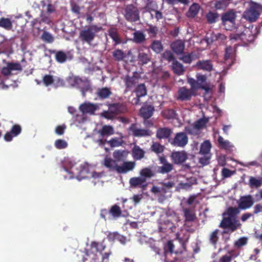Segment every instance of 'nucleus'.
Segmentation results:
<instances>
[{"mask_svg":"<svg viewBox=\"0 0 262 262\" xmlns=\"http://www.w3.org/2000/svg\"><path fill=\"white\" fill-rule=\"evenodd\" d=\"M128 154L125 150L117 149L113 153L114 159L106 157L103 160V165L111 171H117L118 173H126L133 170L136 166L135 162H124Z\"/></svg>","mask_w":262,"mask_h":262,"instance_id":"obj_1","label":"nucleus"},{"mask_svg":"<svg viewBox=\"0 0 262 262\" xmlns=\"http://www.w3.org/2000/svg\"><path fill=\"white\" fill-rule=\"evenodd\" d=\"M106 246L104 241L92 242L90 249L86 254L92 259V262H109V256L112 254L110 249L106 250Z\"/></svg>","mask_w":262,"mask_h":262,"instance_id":"obj_2","label":"nucleus"},{"mask_svg":"<svg viewBox=\"0 0 262 262\" xmlns=\"http://www.w3.org/2000/svg\"><path fill=\"white\" fill-rule=\"evenodd\" d=\"M236 17V13L233 9H230L222 14V24L226 30H231L235 28Z\"/></svg>","mask_w":262,"mask_h":262,"instance_id":"obj_3","label":"nucleus"},{"mask_svg":"<svg viewBox=\"0 0 262 262\" xmlns=\"http://www.w3.org/2000/svg\"><path fill=\"white\" fill-rule=\"evenodd\" d=\"M101 27L96 25H91L86 29L81 30L80 32L79 37L83 41L90 44L94 40L96 33L100 31Z\"/></svg>","mask_w":262,"mask_h":262,"instance_id":"obj_4","label":"nucleus"},{"mask_svg":"<svg viewBox=\"0 0 262 262\" xmlns=\"http://www.w3.org/2000/svg\"><path fill=\"white\" fill-rule=\"evenodd\" d=\"M241 224L237 219H233L223 216L219 227L228 231H224L223 234L227 233L229 232H233L241 226Z\"/></svg>","mask_w":262,"mask_h":262,"instance_id":"obj_5","label":"nucleus"},{"mask_svg":"<svg viewBox=\"0 0 262 262\" xmlns=\"http://www.w3.org/2000/svg\"><path fill=\"white\" fill-rule=\"evenodd\" d=\"M259 6L255 3H251L249 7L243 13V17L250 22H254L259 16Z\"/></svg>","mask_w":262,"mask_h":262,"instance_id":"obj_6","label":"nucleus"},{"mask_svg":"<svg viewBox=\"0 0 262 262\" xmlns=\"http://www.w3.org/2000/svg\"><path fill=\"white\" fill-rule=\"evenodd\" d=\"M124 16L128 21L136 22L140 19L139 11L134 5H128L124 8Z\"/></svg>","mask_w":262,"mask_h":262,"instance_id":"obj_7","label":"nucleus"},{"mask_svg":"<svg viewBox=\"0 0 262 262\" xmlns=\"http://www.w3.org/2000/svg\"><path fill=\"white\" fill-rule=\"evenodd\" d=\"M68 82L72 87H76L81 89L83 95L84 96V91H88L90 89L87 79H82L78 76L69 77L68 78Z\"/></svg>","mask_w":262,"mask_h":262,"instance_id":"obj_8","label":"nucleus"},{"mask_svg":"<svg viewBox=\"0 0 262 262\" xmlns=\"http://www.w3.org/2000/svg\"><path fill=\"white\" fill-rule=\"evenodd\" d=\"M128 130L134 137L138 138L149 137L152 135L150 129L138 128L136 123L132 124L128 128Z\"/></svg>","mask_w":262,"mask_h":262,"instance_id":"obj_9","label":"nucleus"},{"mask_svg":"<svg viewBox=\"0 0 262 262\" xmlns=\"http://www.w3.org/2000/svg\"><path fill=\"white\" fill-rule=\"evenodd\" d=\"M169 142L173 146L184 147L188 144V138L186 133L179 132L176 134Z\"/></svg>","mask_w":262,"mask_h":262,"instance_id":"obj_10","label":"nucleus"},{"mask_svg":"<svg viewBox=\"0 0 262 262\" xmlns=\"http://www.w3.org/2000/svg\"><path fill=\"white\" fill-rule=\"evenodd\" d=\"M22 132L21 126L19 124L13 125L10 131L7 132L4 135V138L6 142H10L13 138L18 136Z\"/></svg>","mask_w":262,"mask_h":262,"instance_id":"obj_11","label":"nucleus"},{"mask_svg":"<svg viewBox=\"0 0 262 262\" xmlns=\"http://www.w3.org/2000/svg\"><path fill=\"white\" fill-rule=\"evenodd\" d=\"M254 203V199L252 195L242 196L238 202V207L239 209L246 210L251 207Z\"/></svg>","mask_w":262,"mask_h":262,"instance_id":"obj_12","label":"nucleus"},{"mask_svg":"<svg viewBox=\"0 0 262 262\" xmlns=\"http://www.w3.org/2000/svg\"><path fill=\"white\" fill-rule=\"evenodd\" d=\"M193 92L185 86L181 87L178 91L177 100L181 101L190 100L192 96H195Z\"/></svg>","mask_w":262,"mask_h":262,"instance_id":"obj_13","label":"nucleus"},{"mask_svg":"<svg viewBox=\"0 0 262 262\" xmlns=\"http://www.w3.org/2000/svg\"><path fill=\"white\" fill-rule=\"evenodd\" d=\"M160 163L163 165L158 168V171L162 174L170 172L173 169V166L172 164L168 162L164 156L159 157Z\"/></svg>","mask_w":262,"mask_h":262,"instance_id":"obj_14","label":"nucleus"},{"mask_svg":"<svg viewBox=\"0 0 262 262\" xmlns=\"http://www.w3.org/2000/svg\"><path fill=\"white\" fill-rule=\"evenodd\" d=\"M171 158L174 163L179 164L184 163L188 158L186 152L184 150L173 151L171 153Z\"/></svg>","mask_w":262,"mask_h":262,"instance_id":"obj_15","label":"nucleus"},{"mask_svg":"<svg viewBox=\"0 0 262 262\" xmlns=\"http://www.w3.org/2000/svg\"><path fill=\"white\" fill-rule=\"evenodd\" d=\"M183 212L184 220V226H188L187 225V223L193 222L197 220V217L195 210L189 208H185L183 209Z\"/></svg>","mask_w":262,"mask_h":262,"instance_id":"obj_16","label":"nucleus"},{"mask_svg":"<svg viewBox=\"0 0 262 262\" xmlns=\"http://www.w3.org/2000/svg\"><path fill=\"white\" fill-rule=\"evenodd\" d=\"M172 134V129L166 127H160L157 130L156 137L159 140L168 139L169 142L171 141L170 137Z\"/></svg>","mask_w":262,"mask_h":262,"instance_id":"obj_17","label":"nucleus"},{"mask_svg":"<svg viewBox=\"0 0 262 262\" xmlns=\"http://www.w3.org/2000/svg\"><path fill=\"white\" fill-rule=\"evenodd\" d=\"M139 79L140 77L138 75H127L124 80L126 90L129 91L134 88L138 83Z\"/></svg>","mask_w":262,"mask_h":262,"instance_id":"obj_18","label":"nucleus"},{"mask_svg":"<svg viewBox=\"0 0 262 262\" xmlns=\"http://www.w3.org/2000/svg\"><path fill=\"white\" fill-rule=\"evenodd\" d=\"M80 169H78L76 165H73L71 168L70 172L73 174H76L77 176L80 177L82 178H85L88 177L86 176H84L85 173L88 172L89 166L86 164H81L80 166Z\"/></svg>","mask_w":262,"mask_h":262,"instance_id":"obj_19","label":"nucleus"},{"mask_svg":"<svg viewBox=\"0 0 262 262\" xmlns=\"http://www.w3.org/2000/svg\"><path fill=\"white\" fill-rule=\"evenodd\" d=\"M108 108L116 116L119 114L124 113L127 111L125 105L120 103L110 104Z\"/></svg>","mask_w":262,"mask_h":262,"instance_id":"obj_20","label":"nucleus"},{"mask_svg":"<svg viewBox=\"0 0 262 262\" xmlns=\"http://www.w3.org/2000/svg\"><path fill=\"white\" fill-rule=\"evenodd\" d=\"M195 67L199 70H202L207 72H211L213 69L212 61L210 60H202L198 61Z\"/></svg>","mask_w":262,"mask_h":262,"instance_id":"obj_21","label":"nucleus"},{"mask_svg":"<svg viewBox=\"0 0 262 262\" xmlns=\"http://www.w3.org/2000/svg\"><path fill=\"white\" fill-rule=\"evenodd\" d=\"M155 107L151 105H144L140 109V116L143 119H149L153 115Z\"/></svg>","mask_w":262,"mask_h":262,"instance_id":"obj_22","label":"nucleus"},{"mask_svg":"<svg viewBox=\"0 0 262 262\" xmlns=\"http://www.w3.org/2000/svg\"><path fill=\"white\" fill-rule=\"evenodd\" d=\"M170 47L176 54L179 55L183 53L185 43L182 40H177L171 44Z\"/></svg>","mask_w":262,"mask_h":262,"instance_id":"obj_23","label":"nucleus"},{"mask_svg":"<svg viewBox=\"0 0 262 262\" xmlns=\"http://www.w3.org/2000/svg\"><path fill=\"white\" fill-rule=\"evenodd\" d=\"M79 109L83 114H93L97 109V106L91 103H84L80 105Z\"/></svg>","mask_w":262,"mask_h":262,"instance_id":"obj_24","label":"nucleus"},{"mask_svg":"<svg viewBox=\"0 0 262 262\" xmlns=\"http://www.w3.org/2000/svg\"><path fill=\"white\" fill-rule=\"evenodd\" d=\"M200 5L195 3H193L189 8L186 13V15L189 18H194L199 13L201 10Z\"/></svg>","mask_w":262,"mask_h":262,"instance_id":"obj_25","label":"nucleus"},{"mask_svg":"<svg viewBox=\"0 0 262 262\" xmlns=\"http://www.w3.org/2000/svg\"><path fill=\"white\" fill-rule=\"evenodd\" d=\"M240 210L238 207H229L226 211L223 214V216H226L228 217L237 219L236 216L239 213Z\"/></svg>","mask_w":262,"mask_h":262,"instance_id":"obj_26","label":"nucleus"},{"mask_svg":"<svg viewBox=\"0 0 262 262\" xmlns=\"http://www.w3.org/2000/svg\"><path fill=\"white\" fill-rule=\"evenodd\" d=\"M249 33H250V31L248 30L245 29V31L242 32L241 33H235L231 34L230 35V38L231 40H242L243 41H245V40L248 41V40H249V39H247L246 36L247 34H249Z\"/></svg>","mask_w":262,"mask_h":262,"instance_id":"obj_27","label":"nucleus"},{"mask_svg":"<svg viewBox=\"0 0 262 262\" xmlns=\"http://www.w3.org/2000/svg\"><path fill=\"white\" fill-rule=\"evenodd\" d=\"M145 152L140 146L136 145L132 150V155L134 159L139 160L144 157Z\"/></svg>","mask_w":262,"mask_h":262,"instance_id":"obj_28","label":"nucleus"},{"mask_svg":"<svg viewBox=\"0 0 262 262\" xmlns=\"http://www.w3.org/2000/svg\"><path fill=\"white\" fill-rule=\"evenodd\" d=\"M172 69L173 72L178 75H183L185 72L183 65L177 60H174L172 63Z\"/></svg>","mask_w":262,"mask_h":262,"instance_id":"obj_29","label":"nucleus"},{"mask_svg":"<svg viewBox=\"0 0 262 262\" xmlns=\"http://www.w3.org/2000/svg\"><path fill=\"white\" fill-rule=\"evenodd\" d=\"M112 94L110 89L107 87L99 89L97 92V95L101 99H105L109 98Z\"/></svg>","mask_w":262,"mask_h":262,"instance_id":"obj_30","label":"nucleus"},{"mask_svg":"<svg viewBox=\"0 0 262 262\" xmlns=\"http://www.w3.org/2000/svg\"><path fill=\"white\" fill-rule=\"evenodd\" d=\"M146 182V179L142 177H135L132 178L129 180L130 186L133 187H137V186L145 187L146 185L144 184Z\"/></svg>","mask_w":262,"mask_h":262,"instance_id":"obj_31","label":"nucleus"},{"mask_svg":"<svg viewBox=\"0 0 262 262\" xmlns=\"http://www.w3.org/2000/svg\"><path fill=\"white\" fill-rule=\"evenodd\" d=\"M151 60V55L149 53L140 52L138 56V60L140 64H147Z\"/></svg>","mask_w":262,"mask_h":262,"instance_id":"obj_32","label":"nucleus"},{"mask_svg":"<svg viewBox=\"0 0 262 262\" xmlns=\"http://www.w3.org/2000/svg\"><path fill=\"white\" fill-rule=\"evenodd\" d=\"M108 32L109 36L115 42L116 45L121 43V40L117 29L115 28H111L108 30Z\"/></svg>","mask_w":262,"mask_h":262,"instance_id":"obj_33","label":"nucleus"},{"mask_svg":"<svg viewBox=\"0 0 262 262\" xmlns=\"http://www.w3.org/2000/svg\"><path fill=\"white\" fill-rule=\"evenodd\" d=\"M109 212L114 219H117L122 216L121 208L117 204L114 205L111 207Z\"/></svg>","mask_w":262,"mask_h":262,"instance_id":"obj_34","label":"nucleus"},{"mask_svg":"<svg viewBox=\"0 0 262 262\" xmlns=\"http://www.w3.org/2000/svg\"><path fill=\"white\" fill-rule=\"evenodd\" d=\"M249 185L251 188H258L262 185V178L250 177Z\"/></svg>","mask_w":262,"mask_h":262,"instance_id":"obj_35","label":"nucleus"},{"mask_svg":"<svg viewBox=\"0 0 262 262\" xmlns=\"http://www.w3.org/2000/svg\"><path fill=\"white\" fill-rule=\"evenodd\" d=\"M199 89L205 90L206 92H208L210 90V89L208 84H202L201 83L198 82V81L196 80L195 81V83H194L192 85H191V88L190 90H192V91L193 92L194 94H195V90Z\"/></svg>","mask_w":262,"mask_h":262,"instance_id":"obj_36","label":"nucleus"},{"mask_svg":"<svg viewBox=\"0 0 262 262\" xmlns=\"http://www.w3.org/2000/svg\"><path fill=\"white\" fill-rule=\"evenodd\" d=\"M99 133L102 137L109 136L114 134V130L112 126L105 125L99 130Z\"/></svg>","mask_w":262,"mask_h":262,"instance_id":"obj_37","label":"nucleus"},{"mask_svg":"<svg viewBox=\"0 0 262 262\" xmlns=\"http://www.w3.org/2000/svg\"><path fill=\"white\" fill-rule=\"evenodd\" d=\"M0 27L6 30H11L13 28L12 23L8 18L2 17L0 18Z\"/></svg>","mask_w":262,"mask_h":262,"instance_id":"obj_38","label":"nucleus"},{"mask_svg":"<svg viewBox=\"0 0 262 262\" xmlns=\"http://www.w3.org/2000/svg\"><path fill=\"white\" fill-rule=\"evenodd\" d=\"M207 122L208 119L203 118L194 122L192 124L194 126L195 128H196L200 133H201V129L206 127Z\"/></svg>","mask_w":262,"mask_h":262,"instance_id":"obj_39","label":"nucleus"},{"mask_svg":"<svg viewBox=\"0 0 262 262\" xmlns=\"http://www.w3.org/2000/svg\"><path fill=\"white\" fill-rule=\"evenodd\" d=\"M164 149L165 146L158 142H153L150 146L151 150L157 155L163 153Z\"/></svg>","mask_w":262,"mask_h":262,"instance_id":"obj_40","label":"nucleus"},{"mask_svg":"<svg viewBox=\"0 0 262 262\" xmlns=\"http://www.w3.org/2000/svg\"><path fill=\"white\" fill-rule=\"evenodd\" d=\"M136 96L143 97L147 94L146 88L144 83L138 84L135 90Z\"/></svg>","mask_w":262,"mask_h":262,"instance_id":"obj_41","label":"nucleus"},{"mask_svg":"<svg viewBox=\"0 0 262 262\" xmlns=\"http://www.w3.org/2000/svg\"><path fill=\"white\" fill-rule=\"evenodd\" d=\"M219 17V15L217 12H213L211 11L208 12L206 15V20L209 24L215 23Z\"/></svg>","mask_w":262,"mask_h":262,"instance_id":"obj_42","label":"nucleus"},{"mask_svg":"<svg viewBox=\"0 0 262 262\" xmlns=\"http://www.w3.org/2000/svg\"><path fill=\"white\" fill-rule=\"evenodd\" d=\"M211 147L210 142L208 140L205 141L201 145L200 152L202 155H206L209 152Z\"/></svg>","mask_w":262,"mask_h":262,"instance_id":"obj_43","label":"nucleus"},{"mask_svg":"<svg viewBox=\"0 0 262 262\" xmlns=\"http://www.w3.org/2000/svg\"><path fill=\"white\" fill-rule=\"evenodd\" d=\"M150 48L156 53H160L163 49V45L160 40L153 41Z\"/></svg>","mask_w":262,"mask_h":262,"instance_id":"obj_44","label":"nucleus"},{"mask_svg":"<svg viewBox=\"0 0 262 262\" xmlns=\"http://www.w3.org/2000/svg\"><path fill=\"white\" fill-rule=\"evenodd\" d=\"M107 143L111 147H119L122 146L124 143L122 138H113L110 140L107 141Z\"/></svg>","mask_w":262,"mask_h":262,"instance_id":"obj_45","label":"nucleus"},{"mask_svg":"<svg viewBox=\"0 0 262 262\" xmlns=\"http://www.w3.org/2000/svg\"><path fill=\"white\" fill-rule=\"evenodd\" d=\"M113 56L118 61H122L125 57L124 52L120 49H116L113 52Z\"/></svg>","mask_w":262,"mask_h":262,"instance_id":"obj_46","label":"nucleus"},{"mask_svg":"<svg viewBox=\"0 0 262 262\" xmlns=\"http://www.w3.org/2000/svg\"><path fill=\"white\" fill-rule=\"evenodd\" d=\"M140 174L142 178H150L154 176V173L150 168H143L140 172Z\"/></svg>","mask_w":262,"mask_h":262,"instance_id":"obj_47","label":"nucleus"},{"mask_svg":"<svg viewBox=\"0 0 262 262\" xmlns=\"http://www.w3.org/2000/svg\"><path fill=\"white\" fill-rule=\"evenodd\" d=\"M55 59L58 62L62 63L66 61L67 56L64 52L59 51L56 53Z\"/></svg>","mask_w":262,"mask_h":262,"instance_id":"obj_48","label":"nucleus"},{"mask_svg":"<svg viewBox=\"0 0 262 262\" xmlns=\"http://www.w3.org/2000/svg\"><path fill=\"white\" fill-rule=\"evenodd\" d=\"M219 230L218 229H215L210 234L209 236L210 243L214 246H215L216 245L217 242L219 240Z\"/></svg>","mask_w":262,"mask_h":262,"instance_id":"obj_49","label":"nucleus"},{"mask_svg":"<svg viewBox=\"0 0 262 262\" xmlns=\"http://www.w3.org/2000/svg\"><path fill=\"white\" fill-rule=\"evenodd\" d=\"M108 237L111 239L118 240L123 244H124L126 242V238L118 233H110Z\"/></svg>","mask_w":262,"mask_h":262,"instance_id":"obj_50","label":"nucleus"},{"mask_svg":"<svg viewBox=\"0 0 262 262\" xmlns=\"http://www.w3.org/2000/svg\"><path fill=\"white\" fill-rule=\"evenodd\" d=\"M194 54L193 53L186 54L184 53L182 57L180 58V59L182 60L185 63H190L194 59Z\"/></svg>","mask_w":262,"mask_h":262,"instance_id":"obj_51","label":"nucleus"},{"mask_svg":"<svg viewBox=\"0 0 262 262\" xmlns=\"http://www.w3.org/2000/svg\"><path fill=\"white\" fill-rule=\"evenodd\" d=\"M162 115L165 118L170 119L175 118L176 113L173 109H168L162 112Z\"/></svg>","mask_w":262,"mask_h":262,"instance_id":"obj_52","label":"nucleus"},{"mask_svg":"<svg viewBox=\"0 0 262 262\" xmlns=\"http://www.w3.org/2000/svg\"><path fill=\"white\" fill-rule=\"evenodd\" d=\"M134 40L137 43H141L145 40V35L140 31H136L134 33Z\"/></svg>","mask_w":262,"mask_h":262,"instance_id":"obj_53","label":"nucleus"},{"mask_svg":"<svg viewBox=\"0 0 262 262\" xmlns=\"http://www.w3.org/2000/svg\"><path fill=\"white\" fill-rule=\"evenodd\" d=\"M184 130L185 131V133L191 135L198 136L200 134L198 130L195 128L193 124L185 127Z\"/></svg>","mask_w":262,"mask_h":262,"instance_id":"obj_54","label":"nucleus"},{"mask_svg":"<svg viewBox=\"0 0 262 262\" xmlns=\"http://www.w3.org/2000/svg\"><path fill=\"white\" fill-rule=\"evenodd\" d=\"M54 81V79L52 75L46 74L42 77V82L46 86L51 85Z\"/></svg>","mask_w":262,"mask_h":262,"instance_id":"obj_55","label":"nucleus"},{"mask_svg":"<svg viewBox=\"0 0 262 262\" xmlns=\"http://www.w3.org/2000/svg\"><path fill=\"white\" fill-rule=\"evenodd\" d=\"M41 38L43 41L47 43H52L54 41V38L52 35L47 31L43 32L41 35Z\"/></svg>","mask_w":262,"mask_h":262,"instance_id":"obj_56","label":"nucleus"},{"mask_svg":"<svg viewBox=\"0 0 262 262\" xmlns=\"http://www.w3.org/2000/svg\"><path fill=\"white\" fill-rule=\"evenodd\" d=\"M163 58L168 62L172 61L173 62L174 60H176L170 51H165L163 54Z\"/></svg>","mask_w":262,"mask_h":262,"instance_id":"obj_57","label":"nucleus"},{"mask_svg":"<svg viewBox=\"0 0 262 262\" xmlns=\"http://www.w3.org/2000/svg\"><path fill=\"white\" fill-rule=\"evenodd\" d=\"M234 57V50L232 47L229 46L226 47L225 50V59L228 60L232 59Z\"/></svg>","mask_w":262,"mask_h":262,"instance_id":"obj_58","label":"nucleus"},{"mask_svg":"<svg viewBox=\"0 0 262 262\" xmlns=\"http://www.w3.org/2000/svg\"><path fill=\"white\" fill-rule=\"evenodd\" d=\"M55 146L57 149H63L68 146V143L62 139H57L55 142Z\"/></svg>","mask_w":262,"mask_h":262,"instance_id":"obj_59","label":"nucleus"},{"mask_svg":"<svg viewBox=\"0 0 262 262\" xmlns=\"http://www.w3.org/2000/svg\"><path fill=\"white\" fill-rule=\"evenodd\" d=\"M228 2L224 0H217L215 4L214 7L216 9H223L227 7Z\"/></svg>","mask_w":262,"mask_h":262,"instance_id":"obj_60","label":"nucleus"},{"mask_svg":"<svg viewBox=\"0 0 262 262\" xmlns=\"http://www.w3.org/2000/svg\"><path fill=\"white\" fill-rule=\"evenodd\" d=\"M248 238L246 237H242L239 238L235 242V247L240 248L246 245L248 243Z\"/></svg>","mask_w":262,"mask_h":262,"instance_id":"obj_61","label":"nucleus"},{"mask_svg":"<svg viewBox=\"0 0 262 262\" xmlns=\"http://www.w3.org/2000/svg\"><path fill=\"white\" fill-rule=\"evenodd\" d=\"M218 142L222 148L227 149L229 147L230 143L228 141L224 140L222 136H219L218 138Z\"/></svg>","mask_w":262,"mask_h":262,"instance_id":"obj_62","label":"nucleus"},{"mask_svg":"<svg viewBox=\"0 0 262 262\" xmlns=\"http://www.w3.org/2000/svg\"><path fill=\"white\" fill-rule=\"evenodd\" d=\"M101 115L104 118L109 120L114 119L116 117V116L113 113L111 112V111L110 110L109 108L108 111H104L101 114Z\"/></svg>","mask_w":262,"mask_h":262,"instance_id":"obj_63","label":"nucleus"},{"mask_svg":"<svg viewBox=\"0 0 262 262\" xmlns=\"http://www.w3.org/2000/svg\"><path fill=\"white\" fill-rule=\"evenodd\" d=\"M216 34L212 33L210 36H206L205 40L208 45L212 43L214 41L218 40Z\"/></svg>","mask_w":262,"mask_h":262,"instance_id":"obj_64","label":"nucleus"}]
</instances>
